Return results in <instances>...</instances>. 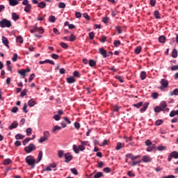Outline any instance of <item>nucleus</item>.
<instances>
[{"instance_id": "obj_18", "label": "nucleus", "mask_w": 178, "mask_h": 178, "mask_svg": "<svg viewBox=\"0 0 178 178\" xmlns=\"http://www.w3.org/2000/svg\"><path fill=\"white\" fill-rule=\"evenodd\" d=\"M56 20V18L54 15H50L49 17V22L50 23H55V21Z\"/></svg>"}, {"instance_id": "obj_64", "label": "nucleus", "mask_w": 178, "mask_h": 178, "mask_svg": "<svg viewBox=\"0 0 178 178\" xmlns=\"http://www.w3.org/2000/svg\"><path fill=\"white\" fill-rule=\"evenodd\" d=\"M171 70L175 71V70H178V65H173L171 67Z\"/></svg>"}, {"instance_id": "obj_47", "label": "nucleus", "mask_w": 178, "mask_h": 178, "mask_svg": "<svg viewBox=\"0 0 178 178\" xmlns=\"http://www.w3.org/2000/svg\"><path fill=\"white\" fill-rule=\"evenodd\" d=\"M71 172L73 173V175H75V176H77L79 175V172H77V170L76 168H71Z\"/></svg>"}, {"instance_id": "obj_53", "label": "nucleus", "mask_w": 178, "mask_h": 178, "mask_svg": "<svg viewBox=\"0 0 178 178\" xmlns=\"http://www.w3.org/2000/svg\"><path fill=\"white\" fill-rule=\"evenodd\" d=\"M23 112H24V113H27L29 112V111H27V104H24V107H23Z\"/></svg>"}, {"instance_id": "obj_34", "label": "nucleus", "mask_w": 178, "mask_h": 178, "mask_svg": "<svg viewBox=\"0 0 178 178\" xmlns=\"http://www.w3.org/2000/svg\"><path fill=\"white\" fill-rule=\"evenodd\" d=\"M143 102H140L138 104H134V106H135V108H137L138 109L139 108H141V106H143Z\"/></svg>"}, {"instance_id": "obj_30", "label": "nucleus", "mask_w": 178, "mask_h": 178, "mask_svg": "<svg viewBox=\"0 0 178 178\" xmlns=\"http://www.w3.org/2000/svg\"><path fill=\"white\" fill-rule=\"evenodd\" d=\"M38 27H37V26H32L30 32L32 33H38Z\"/></svg>"}, {"instance_id": "obj_6", "label": "nucleus", "mask_w": 178, "mask_h": 178, "mask_svg": "<svg viewBox=\"0 0 178 178\" xmlns=\"http://www.w3.org/2000/svg\"><path fill=\"white\" fill-rule=\"evenodd\" d=\"M140 155L134 156L132 154H128L126 155V162H129V159H131V161H136L138 158H140Z\"/></svg>"}, {"instance_id": "obj_24", "label": "nucleus", "mask_w": 178, "mask_h": 178, "mask_svg": "<svg viewBox=\"0 0 178 178\" xmlns=\"http://www.w3.org/2000/svg\"><path fill=\"white\" fill-rule=\"evenodd\" d=\"M163 111V108H161V106H156L154 108V112H156V113H159V112H161Z\"/></svg>"}, {"instance_id": "obj_11", "label": "nucleus", "mask_w": 178, "mask_h": 178, "mask_svg": "<svg viewBox=\"0 0 178 178\" xmlns=\"http://www.w3.org/2000/svg\"><path fill=\"white\" fill-rule=\"evenodd\" d=\"M142 161L143 162L147 163L148 162H151L152 159L151 157H149V156H143L142 158Z\"/></svg>"}, {"instance_id": "obj_16", "label": "nucleus", "mask_w": 178, "mask_h": 178, "mask_svg": "<svg viewBox=\"0 0 178 178\" xmlns=\"http://www.w3.org/2000/svg\"><path fill=\"white\" fill-rule=\"evenodd\" d=\"M12 17L15 22H16L17 20H19V19L20 18L16 13H13L12 14Z\"/></svg>"}, {"instance_id": "obj_1", "label": "nucleus", "mask_w": 178, "mask_h": 178, "mask_svg": "<svg viewBox=\"0 0 178 178\" xmlns=\"http://www.w3.org/2000/svg\"><path fill=\"white\" fill-rule=\"evenodd\" d=\"M42 159V151H40L38 156L37 161H35V159H34V156H26L25 161L26 163L29 165V166L31 167L32 169H34L35 168V163H40Z\"/></svg>"}, {"instance_id": "obj_56", "label": "nucleus", "mask_w": 178, "mask_h": 178, "mask_svg": "<svg viewBox=\"0 0 178 178\" xmlns=\"http://www.w3.org/2000/svg\"><path fill=\"white\" fill-rule=\"evenodd\" d=\"M74 126L75 129H76L77 130H79V129H80V123H79V122H74Z\"/></svg>"}, {"instance_id": "obj_8", "label": "nucleus", "mask_w": 178, "mask_h": 178, "mask_svg": "<svg viewBox=\"0 0 178 178\" xmlns=\"http://www.w3.org/2000/svg\"><path fill=\"white\" fill-rule=\"evenodd\" d=\"M19 126V123L17 121H14L8 127L10 130H13V129H16Z\"/></svg>"}, {"instance_id": "obj_41", "label": "nucleus", "mask_w": 178, "mask_h": 178, "mask_svg": "<svg viewBox=\"0 0 178 178\" xmlns=\"http://www.w3.org/2000/svg\"><path fill=\"white\" fill-rule=\"evenodd\" d=\"M160 106H161V108H163V110L164 108H165L166 106H168V104H166L165 102L163 101V102H161Z\"/></svg>"}, {"instance_id": "obj_17", "label": "nucleus", "mask_w": 178, "mask_h": 178, "mask_svg": "<svg viewBox=\"0 0 178 178\" xmlns=\"http://www.w3.org/2000/svg\"><path fill=\"white\" fill-rule=\"evenodd\" d=\"M12 163V160L10 159H6L3 161V165H10Z\"/></svg>"}, {"instance_id": "obj_59", "label": "nucleus", "mask_w": 178, "mask_h": 178, "mask_svg": "<svg viewBox=\"0 0 178 178\" xmlns=\"http://www.w3.org/2000/svg\"><path fill=\"white\" fill-rule=\"evenodd\" d=\"M115 77H116L117 80H118L120 83H123L124 81H123V78L122 76H116Z\"/></svg>"}, {"instance_id": "obj_60", "label": "nucleus", "mask_w": 178, "mask_h": 178, "mask_svg": "<svg viewBox=\"0 0 178 178\" xmlns=\"http://www.w3.org/2000/svg\"><path fill=\"white\" fill-rule=\"evenodd\" d=\"M60 45L62 47V48H67V44L65 43V42H60Z\"/></svg>"}, {"instance_id": "obj_21", "label": "nucleus", "mask_w": 178, "mask_h": 178, "mask_svg": "<svg viewBox=\"0 0 178 178\" xmlns=\"http://www.w3.org/2000/svg\"><path fill=\"white\" fill-rule=\"evenodd\" d=\"M28 105H29V106H30L31 108V107L34 106V105H35V102L34 100H33V99H31L29 101Z\"/></svg>"}, {"instance_id": "obj_37", "label": "nucleus", "mask_w": 178, "mask_h": 178, "mask_svg": "<svg viewBox=\"0 0 178 178\" xmlns=\"http://www.w3.org/2000/svg\"><path fill=\"white\" fill-rule=\"evenodd\" d=\"M154 17H156V19H161V17L159 16V11L155 10L154 13Z\"/></svg>"}, {"instance_id": "obj_31", "label": "nucleus", "mask_w": 178, "mask_h": 178, "mask_svg": "<svg viewBox=\"0 0 178 178\" xmlns=\"http://www.w3.org/2000/svg\"><path fill=\"white\" fill-rule=\"evenodd\" d=\"M73 151L75 152V154H79V152H80L79 150V147H77L76 145H73Z\"/></svg>"}, {"instance_id": "obj_12", "label": "nucleus", "mask_w": 178, "mask_h": 178, "mask_svg": "<svg viewBox=\"0 0 178 178\" xmlns=\"http://www.w3.org/2000/svg\"><path fill=\"white\" fill-rule=\"evenodd\" d=\"M2 42L5 46L9 48V41L8 40V38H5L4 36H2Z\"/></svg>"}, {"instance_id": "obj_58", "label": "nucleus", "mask_w": 178, "mask_h": 178, "mask_svg": "<svg viewBox=\"0 0 178 178\" xmlns=\"http://www.w3.org/2000/svg\"><path fill=\"white\" fill-rule=\"evenodd\" d=\"M122 148V143H118L117 146H116V149L117 151H119Z\"/></svg>"}, {"instance_id": "obj_46", "label": "nucleus", "mask_w": 178, "mask_h": 178, "mask_svg": "<svg viewBox=\"0 0 178 178\" xmlns=\"http://www.w3.org/2000/svg\"><path fill=\"white\" fill-rule=\"evenodd\" d=\"M75 40H76V36L74 35V34L72 33L70 35V41L72 42L74 41Z\"/></svg>"}, {"instance_id": "obj_35", "label": "nucleus", "mask_w": 178, "mask_h": 178, "mask_svg": "<svg viewBox=\"0 0 178 178\" xmlns=\"http://www.w3.org/2000/svg\"><path fill=\"white\" fill-rule=\"evenodd\" d=\"M172 58H177V50L176 49L172 50Z\"/></svg>"}, {"instance_id": "obj_10", "label": "nucleus", "mask_w": 178, "mask_h": 178, "mask_svg": "<svg viewBox=\"0 0 178 178\" xmlns=\"http://www.w3.org/2000/svg\"><path fill=\"white\" fill-rule=\"evenodd\" d=\"M99 54L104 56V58H107L108 57V54L106 53V51L103 48H100L99 49Z\"/></svg>"}, {"instance_id": "obj_63", "label": "nucleus", "mask_w": 178, "mask_h": 178, "mask_svg": "<svg viewBox=\"0 0 178 178\" xmlns=\"http://www.w3.org/2000/svg\"><path fill=\"white\" fill-rule=\"evenodd\" d=\"M51 58H53V59H58L59 58V56H58L57 54H51Z\"/></svg>"}, {"instance_id": "obj_55", "label": "nucleus", "mask_w": 178, "mask_h": 178, "mask_svg": "<svg viewBox=\"0 0 178 178\" xmlns=\"http://www.w3.org/2000/svg\"><path fill=\"white\" fill-rule=\"evenodd\" d=\"M17 111H19V108L17 106H15L11 109V112H13V113H16Z\"/></svg>"}, {"instance_id": "obj_62", "label": "nucleus", "mask_w": 178, "mask_h": 178, "mask_svg": "<svg viewBox=\"0 0 178 178\" xmlns=\"http://www.w3.org/2000/svg\"><path fill=\"white\" fill-rule=\"evenodd\" d=\"M38 33H39V34H43L44 29H42V28H38Z\"/></svg>"}, {"instance_id": "obj_13", "label": "nucleus", "mask_w": 178, "mask_h": 178, "mask_svg": "<svg viewBox=\"0 0 178 178\" xmlns=\"http://www.w3.org/2000/svg\"><path fill=\"white\" fill-rule=\"evenodd\" d=\"M67 81L69 84H73L76 81V79H74V77L71 76L69 78H67Z\"/></svg>"}, {"instance_id": "obj_44", "label": "nucleus", "mask_w": 178, "mask_h": 178, "mask_svg": "<svg viewBox=\"0 0 178 178\" xmlns=\"http://www.w3.org/2000/svg\"><path fill=\"white\" fill-rule=\"evenodd\" d=\"M53 119L55 120L56 122L60 120V115H55L54 117H53Z\"/></svg>"}, {"instance_id": "obj_54", "label": "nucleus", "mask_w": 178, "mask_h": 178, "mask_svg": "<svg viewBox=\"0 0 178 178\" xmlns=\"http://www.w3.org/2000/svg\"><path fill=\"white\" fill-rule=\"evenodd\" d=\"M162 123H163V120H158L157 121H156V126H161V124H162Z\"/></svg>"}, {"instance_id": "obj_4", "label": "nucleus", "mask_w": 178, "mask_h": 178, "mask_svg": "<svg viewBox=\"0 0 178 178\" xmlns=\"http://www.w3.org/2000/svg\"><path fill=\"white\" fill-rule=\"evenodd\" d=\"M34 149H35V145L33 143H31L29 146H26L24 147V151L27 154H30V152H33Z\"/></svg>"}, {"instance_id": "obj_43", "label": "nucleus", "mask_w": 178, "mask_h": 178, "mask_svg": "<svg viewBox=\"0 0 178 178\" xmlns=\"http://www.w3.org/2000/svg\"><path fill=\"white\" fill-rule=\"evenodd\" d=\"M26 131V136H31V131H33V130L31 129V128H27Z\"/></svg>"}, {"instance_id": "obj_27", "label": "nucleus", "mask_w": 178, "mask_h": 178, "mask_svg": "<svg viewBox=\"0 0 178 178\" xmlns=\"http://www.w3.org/2000/svg\"><path fill=\"white\" fill-rule=\"evenodd\" d=\"M147 77V74L145 73V72H142L140 73V79L141 80H145V78Z\"/></svg>"}, {"instance_id": "obj_38", "label": "nucleus", "mask_w": 178, "mask_h": 178, "mask_svg": "<svg viewBox=\"0 0 178 178\" xmlns=\"http://www.w3.org/2000/svg\"><path fill=\"white\" fill-rule=\"evenodd\" d=\"M31 138H26L23 142H22V144L23 145H26V144H27V143H29V141H31Z\"/></svg>"}, {"instance_id": "obj_26", "label": "nucleus", "mask_w": 178, "mask_h": 178, "mask_svg": "<svg viewBox=\"0 0 178 178\" xmlns=\"http://www.w3.org/2000/svg\"><path fill=\"white\" fill-rule=\"evenodd\" d=\"M95 65H97V63L95 62V60H89V66H90L91 67H94V66H95Z\"/></svg>"}, {"instance_id": "obj_49", "label": "nucleus", "mask_w": 178, "mask_h": 178, "mask_svg": "<svg viewBox=\"0 0 178 178\" xmlns=\"http://www.w3.org/2000/svg\"><path fill=\"white\" fill-rule=\"evenodd\" d=\"M58 8H60V9H65V8H66V4H65V3H60L58 5Z\"/></svg>"}, {"instance_id": "obj_50", "label": "nucleus", "mask_w": 178, "mask_h": 178, "mask_svg": "<svg viewBox=\"0 0 178 178\" xmlns=\"http://www.w3.org/2000/svg\"><path fill=\"white\" fill-rule=\"evenodd\" d=\"M17 54H14L13 57L12 58L13 62H16L17 60Z\"/></svg>"}, {"instance_id": "obj_14", "label": "nucleus", "mask_w": 178, "mask_h": 178, "mask_svg": "<svg viewBox=\"0 0 178 178\" xmlns=\"http://www.w3.org/2000/svg\"><path fill=\"white\" fill-rule=\"evenodd\" d=\"M170 156L175 158V159H178V152L177 151H173L170 153Z\"/></svg>"}, {"instance_id": "obj_15", "label": "nucleus", "mask_w": 178, "mask_h": 178, "mask_svg": "<svg viewBox=\"0 0 178 178\" xmlns=\"http://www.w3.org/2000/svg\"><path fill=\"white\" fill-rule=\"evenodd\" d=\"M24 10L26 13H29L30 11L31 10V5L29 4V5L26 6Z\"/></svg>"}, {"instance_id": "obj_28", "label": "nucleus", "mask_w": 178, "mask_h": 178, "mask_svg": "<svg viewBox=\"0 0 178 178\" xmlns=\"http://www.w3.org/2000/svg\"><path fill=\"white\" fill-rule=\"evenodd\" d=\"M170 97H172V95H178V89H175L173 91L170 92Z\"/></svg>"}, {"instance_id": "obj_2", "label": "nucleus", "mask_w": 178, "mask_h": 178, "mask_svg": "<svg viewBox=\"0 0 178 178\" xmlns=\"http://www.w3.org/2000/svg\"><path fill=\"white\" fill-rule=\"evenodd\" d=\"M50 136H51V134H49V131H44L43 136L41 137L38 140L39 143L40 144H42V143H45V141H47V140H48V138H49Z\"/></svg>"}, {"instance_id": "obj_57", "label": "nucleus", "mask_w": 178, "mask_h": 178, "mask_svg": "<svg viewBox=\"0 0 178 178\" xmlns=\"http://www.w3.org/2000/svg\"><path fill=\"white\" fill-rule=\"evenodd\" d=\"M26 94H27V90L24 89L22 92H21V95H20V97H23L26 95Z\"/></svg>"}, {"instance_id": "obj_19", "label": "nucleus", "mask_w": 178, "mask_h": 178, "mask_svg": "<svg viewBox=\"0 0 178 178\" xmlns=\"http://www.w3.org/2000/svg\"><path fill=\"white\" fill-rule=\"evenodd\" d=\"M148 103H146V104H144L143 107L140 109V111L143 113V112H145L148 108Z\"/></svg>"}, {"instance_id": "obj_25", "label": "nucleus", "mask_w": 178, "mask_h": 178, "mask_svg": "<svg viewBox=\"0 0 178 178\" xmlns=\"http://www.w3.org/2000/svg\"><path fill=\"white\" fill-rule=\"evenodd\" d=\"M16 140H23L24 138V136L20 134H18L15 136Z\"/></svg>"}, {"instance_id": "obj_3", "label": "nucleus", "mask_w": 178, "mask_h": 178, "mask_svg": "<svg viewBox=\"0 0 178 178\" xmlns=\"http://www.w3.org/2000/svg\"><path fill=\"white\" fill-rule=\"evenodd\" d=\"M160 83L161 86L159 87L160 90H165V88H168L169 86V81H168V79H162L160 81Z\"/></svg>"}, {"instance_id": "obj_9", "label": "nucleus", "mask_w": 178, "mask_h": 178, "mask_svg": "<svg viewBox=\"0 0 178 178\" xmlns=\"http://www.w3.org/2000/svg\"><path fill=\"white\" fill-rule=\"evenodd\" d=\"M9 2L10 6H16L19 5V1L17 0H8Z\"/></svg>"}, {"instance_id": "obj_51", "label": "nucleus", "mask_w": 178, "mask_h": 178, "mask_svg": "<svg viewBox=\"0 0 178 178\" xmlns=\"http://www.w3.org/2000/svg\"><path fill=\"white\" fill-rule=\"evenodd\" d=\"M121 42L120 40H114V47H119L120 45Z\"/></svg>"}, {"instance_id": "obj_29", "label": "nucleus", "mask_w": 178, "mask_h": 178, "mask_svg": "<svg viewBox=\"0 0 178 178\" xmlns=\"http://www.w3.org/2000/svg\"><path fill=\"white\" fill-rule=\"evenodd\" d=\"M16 41L17 42H19V44H23V38L22 36H17Z\"/></svg>"}, {"instance_id": "obj_40", "label": "nucleus", "mask_w": 178, "mask_h": 178, "mask_svg": "<svg viewBox=\"0 0 178 178\" xmlns=\"http://www.w3.org/2000/svg\"><path fill=\"white\" fill-rule=\"evenodd\" d=\"M166 147L165 146L160 145L157 147L158 151H165Z\"/></svg>"}, {"instance_id": "obj_45", "label": "nucleus", "mask_w": 178, "mask_h": 178, "mask_svg": "<svg viewBox=\"0 0 178 178\" xmlns=\"http://www.w3.org/2000/svg\"><path fill=\"white\" fill-rule=\"evenodd\" d=\"M34 77H35V74H31L30 75L29 79V83H31V81H33V80H34Z\"/></svg>"}, {"instance_id": "obj_42", "label": "nucleus", "mask_w": 178, "mask_h": 178, "mask_svg": "<svg viewBox=\"0 0 178 178\" xmlns=\"http://www.w3.org/2000/svg\"><path fill=\"white\" fill-rule=\"evenodd\" d=\"M64 152L63 150H59L58 152V158H63Z\"/></svg>"}, {"instance_id": "obj_22", "label": "nucleus", "mask_w": 178, "mask_h": 178, "mask_svg": "<svg viewBox=\"0 0 178 178\" xmlns=\"http://www.w3.org/2000/svg\"><path fill=\"white\" fill-rule=\"evenodd\" d=\"M19 74L22 76V77H26V70H21L18 71Z\"/></svg>"}, {"instance_id": "obj_32", "label": "nucleus", "mask_w": 178, "mask_h": 178, "mask_svg": "<svg viewBox=\"0 0 178 178\" xmlns=\"http://www.w3.org/2000/svg\"><path fill=\"white\" fill-rule=\"evenodd\" d=\"M61 129H62V127H60L58 125H56L54 127L52 131H53V133H55V131H58V130H60Z\"/></svg>"}, {"instance_id": "obj_48", "label": "nucleus", "mask_w": 178, "mask_h": 178, "mask_svg": "<svg viewBox=\"0 0 178 178\" xmlns=\"http://www.w3.org/2000/svg\"><path fill=\"white\" fill-rule=\"evenodd\" d=\"M145 145H147V147H149L151 145H154V144H152V142H151V140H147L145 141Z\"/></svg>"}, {"instance_id": "obj_39", "label": "nucleus", "mask_w": 178, "mask_h": 178, "mask_svg": "<svg viewBox=\"0 0 178 178\" xmlns=\"http://www.w3.org/2000/svg\"><path fill=\"white\" fill-rule=\"evenodd\" d=\"M103 174L101 172H97L96 175H94V178H99L102 177Z\"/></svg>"}, {"instance_id": "obj_23", "label": "nucleus", "mask_w": 178, "mask_h": 178, "mask_svg": "<svg viewBox=\"0 0 178 178\" xmlns=\"http://www.w3.org/2000/svg\"><path fill=\"white\" fill-rule=\"evenodd\" d=\"M38 6V8H40L41 9H44V8H45V6H47V4L44 1H41L40 3H39Z\"/></svg>"}, {"instance_id": "obj_7", "label": "nucleus", "mask_w": 178, "mask_h": 178, "mask_svg": "<svg viewBox=\"0 0 178 178\" xmlns=\"http://www.w3.org/2000/svg\"><path fill=\"white\" fill-rule=\"evenodd\" d=\"M65 162L67 163H69V162H70V161H72V159H73V156L72 154H70V153H66L65 154Z\"/></svg>"}, {"instance_id": "obj_61", "label": "nucleus", "mask_w": 178, "mask_h": 178, "mask_svg": "<svg viewBox=\"0 0 178 178\" xmlns=\"http://www.w3.org/2000/svg\"><path fill=\"white\" fill-rule=\"evenodd\" d=\"M113 111L114 112H118V111H119V106H118V105L114 106L113 107Z\"/></svg>"}, {"instance_id": "obj_33", "label": "nucleus", "mask_w": 178, "mask_h": 178, "mask_svg": "<svg viewBox=\"0 0 178 178\" xmlns=\"http://www.w3.org/2000/svg\"><path fill=\"white\" fill-rule=\"evenodd\" d=\"M140 52H141V46H138V47L135 49V54H136L137 55H138V54H140Z\"/></svg>"}, {"instance_id": "obj_52", "label": "nucleus", "mask_w": 178, "mask_h": 178, "mask_svg": "<svg viewBox=\"0 0 178 178\" xmlns=\"http://www.w3.org/2000/svg\"><path fill=\"white\" fill-rule=\"evenodd\" d=\"M78 149L79 152L84 151V149H86V147L83 145H81L78 146Z\"/></svg>"}, {"instance_id": "obj_36", "label": "nucleus", "mask_w": 178, "mask_h": 178, "mask_svg": "<svg viewBox=\"0 0 178 178\" xmlns=\"http://www.w3.org/2000/svg\"><path fill=\"white\" fill-rule=\"evenodd\" d=\"M165 40H166V38L163 35H161L159 38V42H161V43L165 42Z\"/></svg>"}, {"instance_id": "obj_20", "label": "nucleus", "mask_w": 178, "mask_h": 178, "mask_svg": "<svg viewBox=\"0 0 178 178\" xmlns=\"http://www.w3.org/2000/svg\"><path fill=\"white\" fill-rule=\"evenodd\" d=\"M154 149H155V145H152L147 147L146 151H147V152H151V151H152Z\"/></svg>"}, {"instance_id": "obj_5", "label": "nucleus", "mask_w": 178, "mask_h": 178, "mask_svg": "<svg viewBox=\"0 0 178 178\" xmlns=\"http://www.w3.org/2000/svg\"><path fill=\"white\" fill-rule=\"evenodd\" d=\"M12 26V23L10 21H8L7 19H3L0 22V26L1 27H10Z\"/></svg>"}]
</instances>
